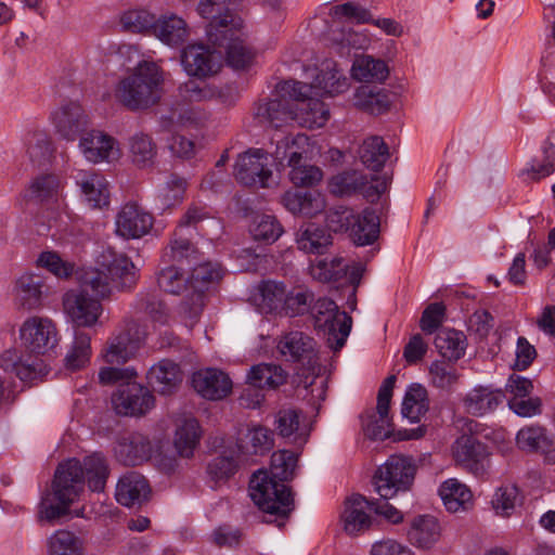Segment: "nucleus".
I'll return each mask as SVG.
<instances>
[{"label":"nucleus","instance_id":"f257e3e1","mask_svg":"<svg viewBox=\"0 0 555 555\" xmlns=\"http://www.w3.org/2000/svg\"><path fill=\"white\" fill-rule=\"evenodd\" d=\"M107 477L108 466L100 453L86 456L82 463L76 459L61 463L52 485L53 498L57 503L53 504L48 499H42L39 517L49 521L61 518L68 513L70 504L79 496L86 481L90 490L101 492L105 488Z\"/></svg>","mask_w":555,"mask_h":555},{"label":"nucleus","instance_id":"f03ea898","mask_svg":"<svg viewBox=\"0 0 555 555\" xmlns=\"http://www.w3.org/2000/svg\"><path fill=\"white\" fill-rule=\"evenodd\" d=\"M297 455L288 450L274 452L270 474L259 469L249 481V495L262 512L286 518L294 509L291 489L283 481L293 478Z\"/></svg>","mask_w":555,"mask_h":555},{"label":"nucleus","instance_id":"7ed1b4c3","mask_svg":"<svg viewBox=\"0 0 555 555\" xmlns=\"http://www.w3.org/2000/svg\"><path fill=\"white\" fill-rule=\"evenodd\" d=\"M98 267L87 270L80 278L86 291L98 298H108L115 292H127L138 282V272L132 260L112 248L104 249L98 257Z\"/></svg>","mask_w":555,"mask_h":555},{"label":"nucleus","instance_id":"20e7f679","mask_svg":"<svg viewBox=\"0 0 555 555\" xmlns=\"http://www.w3.org/2000/svg\"><path fill=\"white\" fill-rule=\"evenodd\" d=\"M164 81L163 69L154 62L144 61L118 82L115 96L130 111L146 109L160 100Z\"/></svg>","mask_w":555,"mask_h":555},{"label":"nucleus","instance_id":"39448f33","mask_svg":"<svg viewBox=\"0 0 555 555\" xmlns=\"http://www.w3.org/2000/svg\"><path fill=\"white\" fill-rule=\"evenodd\" d=\"M273 99L262 100L255 107V117L259 124L279 128L296 118L294 100L306 96L311 88L307 83L287 80L278 83Z\"/></svg>","mask_w":555,"mask_h":555},{"label":"nucleus","instance_id":"423d86ee","mask_svg":"<svg viewBox=\"0 0 555 555\" xmlns=\"http://www.w3.org/2000/svg\"><path fill=\"white\" fill-rule=\"evenodd\" d=\"M396 376H388L382 384L377 395L376 414L371 415L363 423L364 434L373 440H385L393 436L395 440L403 441L420 439L426 434L424 425L412 429L393 433L392 423L388 416Z\"/></svg>","mask_w":555,"mask_h":555},{"label":"nucleus","instance_id":"0eeeda50","mask_svg":"<svg viewBox=\"0 0 555 555\" xmlns=\"http://www.w3.org/2000/svg\"><path fill=\"white\" fill-rule=\"evenodd\" d=\"M190 268L192 271L188 278L186 295L180 304L179 313L186 325L192 327L203 312L209 285L221 278V270L218 264L201 260Z\"/></svg>","mask_w":555,"mask_h":555},{"label":"nucleus","instance_id":"6e6552de","mask_svg":"<svg viewBox=\"0 0 555 555\" xmlns=\"http://www.w3.org/2000/svg\"><path fill=\"white\" fill-rule=\"evenodd\" d=\"M416 466L410 456L393 454L374 474L373 485L382 499L405 492L413 483Z\"/></svg>","mask_w":555,"mask_h":555},{"label":"nucleus","instance_id":"1a4fd4ad","mask_svg":"<svg viewBox=\"0 0 555 555\" xmlns=\"http://www.w3.org/2000/svg\"><path fill=\"white\" fill-rule=\"evenodd\" d=\"M236 0H199L196 12L208 21L205 28L207 41L220 43L231 31L242 30L243 20L233 13Z\"/></svg>","mask_w":555,"mask_h":555},{"label":"nucleus","instance_id":"9d476101","mask_svg":"<svg viewBox=\"0 0 555 555\" xmlns=\"http://www.w3.org/2000/svg\"><path fill=\"white\" fill-rule=\"evenodd\" d=\"M180 62L189 77L208 79L221 70L224 51L209 41L208 43L193 42L181 50Z\"/></svg>","mask_w":555,"mask_h":555},{"label":"nucleus","instance_id":"9b49d317","mask_svg":"<svg viewBox=\"0 0 555 555\" xmlns=\"http://www.w3.org/2000/svg\"><path fill=\"white\" fill-rule=\"evenodd\" d=\"M314 326L327 335V341L334 350H339L351 331L352 319L347 312L328 298H319L313 307Z\"/></svg>","mask_w":555,"mask_h":555},{"label":"nucleus","instance_id":"f8f14e48","mask_svg":"<svg viewBox=\"0 0 555 555\" xmlns=\"http://www.w3.org/2000/svg\"><path fill=\"white\" fill-rule=\"evenodd\" d=\"M20 338L25 350L36 356L35 358L47 354L59 341L55 324L42 317L25 320L20 328Z\"/></svg>","mask_w":555,"mask_h":555},{"label":"nucleus","instance_id":"ddd939ff","mask_svg":"<svg viewBox=\"0 0 555 555\" xmlns=\"http://www.w3.org/2000/svg\"><path fill=\"white\" fill-rule=\"evenodd\" d=\"M112 403L119 415L141 416L154 406V396L146 387L131 379L118 386L112 396Z\"/></svg>","mask_w":555,"mask_h":555},{"label":"nucleus","instance_id":"4468645a","mask_svg":"<svg viewBox=\"0 0 555 555\" xmlns=\"http://www.w3.org/2000/svg\"><path fill=\"white\" fill-rule=\"evenodd\" d=\"M91 291H86L81 285V292L70 291L63 297L64 311L77 327L93 326L102 313V298H91Z\"/></svg>","mask_w":555,"mask_h":555},{"label":"nucleus","instance_id":"2eb2a0df","mask_svg":"<svg viewBox=\"0 0 555 555\" xmlns=\"http://www.w3.org/2000/svg\"><path fill=\"white\" fill-rule=\"evenodd\" d=\"M154 218L135 202L120 207L115 217V233L125 240H138L150 233Z\"/></svg>","mask_w":555,"mask_h":555},{"label":"nucleus","instance_id":"dca6fc26","mask_svg":"<svg viewBox=\"0 0 555 555\" xmlns=\"http://www.w3.org/2000/svg\"><path fill=\"white\" fill-rule=\"evenodd\" d=\"M234 176L244 185L267 188L272 177V171L268 168L267 152L256 149L240 155L235 163Z\"/></svg>","mask_w":555,"mask_h":555},{"label":"nucleus","instance_id":"f3484780","mask_svg":"<svg viewBox=\"0 0 555 555\" xmlns=\"http://www.w3.org/2000/svg\"><path fill=\"white\" fill-rule=\"evenodd\" d=\"M140 344L139 326L134 321H129L120 332L107 340L102 357L107 364H125L134 357Z\"/></svg>","mask_w":555,"mask_h":555},{"label":"nucleus","instance_id":"a211bd4d","mask_svg":"<svg viewBox=\"0 0 555 555\" xmlns=\"http://www.w3.org/2000/svg\"><path fill=\"white\" fill-rule=\"evenodd\" d=\"M374 178L358 170H347L333 176L328 182L330 192L337 196H350L357 193L367 199L379 197L384 192L383 184L373 183Z\"/></svg>","mask_w":555,"mask_h":555},{"label":"nucleus","instance_id":"6ab92c4d","mask_svg":"<svg viewBox=\"0 0 555 555\" xmlns=\"http://www.w3.org/2000/svg\"><path fill=\"white\" fill-rule=\"evenodd\" d=\"M276 348L286 361L299 362L308 369L318 364L317 343L304 332L285 333L279 339Z\"/></svg>","mask_w":555,"mask_h":555},{"label":"nucleus","instance_id":"aec40b11","mask_svg":"<svg viewBox=\"0 0 555 555\" xmlns=\"http://www.w3.org/2000/svg\"><path fill=\"white\" fill-rule=\"evenodd\" d=\"M452 452L456 463L475 476L482 477L487 473V447L473 435H462L459 437L453 443Z\"/></svg>","mask_w":555,"mask_h":555},{"label":"nucleus","instance_id":"412c9836","mask_svg":"<svg viewBox=\"0 0 555 555\" xmlns=\"http://www.w3.org/2000/svg\"><path fill=\"white\" fill-rule=\"evenodd\" d=\"M79 150L83 157L92 164L111 163L120 156L117 141L99 130L83 133L79 141Z\"/></svg>","mask_w":555,"mask_h":555},{"label":"nucleus","instance_id":"4be33fe9","mask_svg":"<svg viewBox=\"0 0 555 555\" xmlns=\"http://www.w3.org/2000/svg\"><path fill=\"white\" fill-rule=\"evenodd\" d=\"M0 367L23 382L42 379L49 372L48 366L39 358L24 359L18 350L11 348L0 354Z\"/></svg>","mask_w":555,"mask_h":555},{"label":"nucleus","instance_id":"5701e85b","mask_svg":"<svg viewBox=\"0 0 555 555\" xmlns=\"http://www.w3.org/2000/svg\"><path fill=\"white\" fill-rule=\"evenodd\" d=\"M114 453L119 463L126 466H137L150 460L153 446L146 436L140 433H130L117 440Z\"/></svg>","mask_w":555,"mask_h":555},{"label":"nucleus","instance_id":"b1692460","mask_svg":"<svg viewBox=\"0 0 555 555\" xmlns=\"http://www.w3.org/2000/svg\"><path fill=\"white\" fill-rule=\"evenodd\" d=\"M192 385L197 393L209 400H220L232 390L230 377L218 369H204L192 376Z\"/></svg>","mask_w":555,"mask_h":555},{"label":"nucleus","instance_id":"393cba45","mask_svg":"<svg viewBox=\"0 0 555 555\" xmlns=\"http://www.w3.org/2000/svg\"><path fill=\"white\" fill-rule=\"evenodd\" d=\"M150 494L151 487L139 472H127L117 481L115 498L124 506H140L149 500Z\"/></svg>","mask_w":555,"mask_h":555},{"label":"nucleus","instance_id":"a878e982","mask_svg":"<svg viewBox=\"0 0 555 555\" xmlns=\"http://www.w3.org/2000/svg\"><path fill=\"white\" fill-rule=\"evenodd\" d=\"M367 511H372V501H369L365 496L352 494L346 499L341 513V521L346 533L357 535L371 527L372 518Z\"/></svg>","mask_w":555,"mask_h":555},{"label":"nucleus","instance_id":"bb28decb","mask_svg":"<svg viewBox=\"0 0 555 555\" xmlns=\"http://www.w3.org/2000/svg\"><path fill=\"white\" fill-rule=\"evenodd\" d=\"M311 91L302 99L294 100V109L296 118L294 120L309 128H320L325 125L330 118L328 107L315 96L321 95L319 90L312 85H308Z\"/></svg>","mask_w":555,"mask_h":555},{"label":"nucleus","instance_id":"cd10ccee","mask_svg":"<svg viewBox=\"0 0 555 555\" xmlns=\"http://www.w3.org/2000/svg\"><path fill=\"white\" fill-rule=\"evenodd\" d=\"M75 180L86 203L91 208H103L109 205L108 182L103 175L93 170H79Z\"/></svg>","mask_w":555,"mask_h":555},{"label":"nucleus","instance_id":"c85d7f7f","mask_svg":"<svg viewBox=\"0 0 555 555\" xmlns=\"http://www.w3.org/2000/svg\"><path fill=\"white\" fill-rule=\"evenodd\" d=\"M52 120L60 135L68 141L82 135L88 125V117L77 103H68L56 109Z\"/></svg>","mask_w":555,"mask_h":555},{"label":"nucleus","instance_id":"c756f323","mask_svg":"<svg viewBox=\"0 0 555 555\" xmlns=\"http://www.w3.org/2000/svg\"><path fill=\"white\" fill-rule=\"evenodd\" d=\"M47 292L48 287L43 276L25 273L15 282V302L24 310L37 309L41 306L42 298Z\"/></svg>","mask_w":555,"mask_h":555},{"label":"nucleus","instance_id":"7c9ffc66","mask_svg":"<svg viewBox=\"0 0 555 555\" xmlns=\"http://www.w3.org/2000/svg\"><path fill=\"white\" fill-rule=\"evenodd\" d=\"M281 203L295 216L314 217L325 208L324 197L317 191H286Z\"/></svg>","mask_w":555,"mask_h":555},{"label":"nucleus","instance_id":"2f4dec72","mask_svg":"<svg viewBox=\"0 0 555 555\" xmlns=\"http://www.w3.org/2000/svg\"><path fill=\"white\" fill-rule=\"evenodd\" d=\"M153 36L163 43L176 48L190 38L191 28L183 17L175 13H165L157 17Z\"/></svg>","mask_w":555,"mask_h":555},{"label":"nucleus","instance_id":"473e14b6","mask_svg":"<svg viewBox=\"0 0 555 555\" xmlns=\"http://www.w3.org/2000/svg\"><path fill=\"white\" fill-rule=\"evenodd\" d=\"M504 399L505 393L502 389L478 386L465 396L463 405L467 413L474 416H483L494 412L503 403Z\"/></svg>","mask_w":555,"mask_h":555},{"label":"nucleus","instance_id":"72a5a7b5","mask_svg":"<svg viewBox=\"0 0 555 555\" xmlns=\"http://www.w3.org/2000/svg\"><path fill=\"white\" fill-rule=\"evenodd\" d=\"M441 535L438 519L431 515H418L414 517L406 532L409 542L418 548H430Z\"/></svg>","mask_w":555,"mask_h":555},{"label":"nucleus","instance_id":"f704fd0d","mask_svg":"<svg viewBox=\"0 0 555 555\" xmlns=\"http://www.w3.org/2000/svg\"><path fill=\"white\" fill-rule=\"evenodd\" d=\"M149 384L162 395L171 393L182 382L179 365L170 360H162L147 373Z\"/></svg>","mask_w":555,"mask_h":555},{"label":"nucleus","instance_id":"c9c22d12","mask_svg":"<svg viewBox=\"0 0 555 555\" xmlns=\"http://www.w3.org/2000/svg\"><path fill=\"white\" fill-rule=\"evenodd\" d=\"M196 246L190 238L185 237L180 230H176L169 244L164 249L163 261L166 263L186 264L192 267L201 260Z\"/></svg>","mask_w":555,"mask_h":555},{"label":"nucleus","instance_id":"e433bc0d","mask_svg":"<svg viewBox=\"0 0 555 555\" xmlns=\"http://www.w3.org/2000/svg\"><path fill=\"white\" fill-rule=\"evenodd\" d=\"M380 219L375 209L367 207L357 215L350 228V237L358 246L373 244L379 235Z\"/></svg>","mask_w":555,"mask_h":555},{"label":"nucleus","instance_id":"4c0bfd02","mask_svg":"<svg viewBox=\"0 0 555 555\" xmlns=\"http://www.w3.org/2000/svg\"><path fill=\"white\" fill-rule=\"evenodd\" d=\"M202 437L198 422L193 417H183L178 421L173 446L180 456L191 457Z\"/></svg>","mask_w":555,"mask_h":555},{"label":"nucleus","instance_id":"58836bf2","mask_svg":"<svg viewBox=\"0 0 555 555\" xmlns=\"http://www.w3.org/2000/svg\"><path fill=\"white\" fill-rule=\"evenodd\" d=\"M274 446L273 434L264 426L257 425L248 428L236 444L237 451L244 454L264 455Z\"/></svg>","mask_w":555,"mask_h":555},{"label":"nucleus","instance_id":"ea45409f","mask_svg":"<svg viewBox=\"0 0 555 555\" xmlns=\"http://www.w3.org/2000/svg\"><path fill=\"white\" fill-rule=\"evenodd\" d=\"M287 373L281 365L273 363H260L251 366L246 380L256 388L275 389L286 383Z\"/></svg>","mask_w":555,"mask_h":555},{"label":"nucleus","instance_id":"a19ab883","mask_svg":"<svg viewBox=\"0 0 555 555\" xmlns=\"http://www.w3.org/2000/svg\"><path fill=\"white\" fill-rule=\"evenodd\" d=\"M241 35V30L231 31V35L225 37L223 42L214 43L224 51L227 63L235 69L248 67L254 59L251 50L245 46Z\"/></svg>","mask_w":555,"mask_h":555},{"label":"nucleus","instance_id":"79ce46f5","mask_svg":"<svg viewBox=\"0 0 555 555\" xmlns=\"http://www.w3.org/2000/svg\"><path fill=\"white\" fill-rule=\"evenodd\" d=\"M296 244L298 249L305 253L323 254L332 244V236L325 229L309 223L299 228L296 234Z\"/></svg>","mask_w":555,"mask_h":555},{"label":"nucleus","instance_id":"37998d69","mask_svg":"<svg viewBox=\"0 0 555 555\" xmlns=\"http://www.w3.org/2000/svg\"><path fill=\"white\" fill-rule=\"evenodd\" d=\"M439 494L446 508L452 513L467 509L472 504L470 490L455 478L446 480L439 488Z\"/></svg>","mask_w":555,"mask_h":555},{"label":"nucleus","instance_id":"c03bdc74","mask_svg":"<svg viewBox=\"0 0 555 555\" xmlns=\"http://www.w3.org/2000/svg\"><path fill=\"white\" fill-rule=\"evenodd\" d=\"M351 74L359 81L383 82L389 75V68L383 60L374 59L371 55H360L353 61Z\"/></svg>","mask_w":555,"mask_h":555},{"label":"nucleus","instance_id":"a18cd8bd","mask_svg":"<svg viewBox=\"0 0 555 555\" xmlns=\"http://www.w3.org/2000/svg\"><path fill=\"white\" fill-rule=\"evenodd\" d=\"M361 163L369 169L379 171L389 157L387 144L382 137L366 138L358 150Z\"/></svg>","mask_w":555,"mask_h":555},{"label":"nucleus","instance_id":"49530a36","mask_svg":"<svg viewBox=\"0 0 555 555\" xmlns=\"http://www.w3.org/2000/svg\"><path fill=\"white\" fill-rule=\"evenodd\" d=\"M435 346L444 359L457 361L464 356L466 336L461 331L442 328L436 335Z\"/></svg>","mask_w":555,"mask_h":555},{"label":"nucleus","instance_id":"de8ad7c7","mask_svg":"<svg viewBox=\"0 0 555 555\" xmlns=\"http://www.w3.org/2000/svg\"><path fill=\"white\" fill-rule=\"evenodd\" d=\"M429 401L427 390L421 384H412L408 387L401 413L411 423L420 422L421 417L428 411Z\"/></svg>","mask_w":555,"mask_h":555},{"label":"nucleus","instance_id":"09e8293b","mask_svg":"<svg viewBox=\"0 0 555 555\" xmlns=\"http://www.w3.org/2000/svg\"><path fill=\"white\" fill-rule=\"evenodd\" d=\"M354 105L371 114H383L390 107V100L383 89L370 86H361L354 93Z\"/></svg>","mask_w":555,"mask_h":555},{"label":"nucleus","instance_id":"8fccbe9b","mask_svg":"<svg viewBox=\"0 0 555 555\" xmlns=\"http://www.w3.org/2000/svg\"><path fill=\"white\" fill-rule=\"evenodd\" d=\"M61 183L54 175H41L34 178L27 189L30 199L39 203H57Z\"/></svg>","mask_w":555,"mask_h":555},{"label":"nucleus","instance_id":"3c124183","mask_svg":"<svg viewBox=\"0 0 555 555\" xmlns=\"http://www.w3.org/2000/svg\"><path fill=\"white\" fill-rule=\"evenodd\" d=\"M306 141V137L297 135L296 138L284 137L276 142L272 157L279 170L289 168L296 164L304 154L300 150V143Z\"/></svg>","mask_w":555,"mask_h":555},{"label":"nucleus","instance_id":"603ef678","mask_svg":"<svg viewBox=\"0 0 555 555\" xmlns=\"http://www.w3.org/2000/svg\"><path fill=\"white\" fill-rule=\"evenodd\" d=\"M237 469L236 450H223L207 465V475L216 485L227 481Z\"/></svg>","mask_w":555,"mask_h":555},{"label":"nucleus","instance_id":"864d4df0","mask_svg":"<svg viewBox=\"0 0 555 555\" xmlns=\"http://www.w3.org/2000/svg\"><path fill=\"white\" fill-rule=\"evenodd\" d=\"M48 555H83L82 543L67 530L55 531L47 542Z\"/></svg>","mask_w":555,"mask_h":555},{"label":"nucleus","instance_id":"5fc2aeb1","mask_svg":"<svg viewBox=\"0 0 555 555\" xmlns=\"http://www.w3.org/2000/svg\"><path fill=\"white\" fill-rule=\"evenodd\" d=\"M550 436L546 429L539 425L522 427L516 435L517 447L526 452H541L550 446Z\"/></svg>","mask_w":555,"mask_h":555},{"label":"nucleus","instance_id":"6e6d98bb","mask_svg":"<svg viewBox=\"0 0 555 555\" xmlns=\"http://www.w3.org/2000/svg\"><path fill=\"white\" fill-rule=\"evenodd\" d=\"M91 338L88 334L76 331L73 345L65 357V366L75 371L83 367L90 359Z\"/></svg>","mask_w":555,"mask_h":555},{"label":"nucleus","instance_id":"4d7b16f0","mask_svg":"<svg viewBox=\"0 0 555 555\" xmlns=\"http://www.w3.org/2000/svg\"><path fill=\"white\" fill-rule=\"evenodd\" d=\"M24 141L26 152L34 164L41 165L51 156V140L44 131H29Z\"/></svg>","mask_w":555,"mask_h":555},{"label":"nucleus","instance_id":"13d9d810","mask_svg":"<svg viewBox=\"0 0 555 555\" xmlns=\"http://www.w3.org/2000/svg\"><path fill=\"white\" fill-rule=\"evenodd\" d=\"M129 151L132 162L145 166L156 156V145L153 139L143 132H137L129 139Z\"/></svg>","mask_w":555,"mask_h":555},{"label":"nucleus","instance_id":"bf43d9fd","mask_svg":"<svg viewBox=\"0 0 555 555\" xmlns=\"http://www.w3.org/2000/svg\"><path fill=\"white\" fill-rule=\"evenodd\" d=\"M275 430L283 438H292L297 442L306 434L300 428L299 412L293 409L281 410L275 416ZM306 441V439H302Z\"/></svg>","mask_w":555,"mask_h":555},{"label":"nucleus","instance_id":"052dcab7","mask_svg":"<svg viewBox=\"0 0 555 555\" xmlns=\"http://www.w3.org/2000/svg\"><path fill=\"white\" fill-rule=\"evenodd\" d=\"M313 278L322 282L338 281L348 273V264L341 257H334L331 260L321 259L311 267Z\"/></svg>","mask_w":555,"mask_h":555},{"label":"nucleus","instance_id":"680f3d73","mask_svg":"<svg viewBox=\"0 0 555 555\" xmlns=\"http://www.w3.org/2000/svg\"><path fill=\"white\" fill-rule=\"evenodd\" d=\"M289 169V180L297 186H313L318 184L323 177L321 169L314 165L308 164L304 154Z\"/></svg>","mask_w":555,"mask_h":555},{"label":"nucleus","instance_id":"e2e57ef3","mask_svg":"<svg viewBox=\"0 0 555 555\" xmlns=\"http://www.w3.org/2000/svg\"><path fill=\"white\" fill-rule=\"evenodd\" d=\"M250 233L256 241L273 243L283 233V228L274 216L261 215L254 219Z\"/></svg>","mask_w":555,"mask_h":555},{"label":"nucleus","instance_id":"0e129e2a","mask_svg":"<svg viewBox=\"0 0 555 555\" xmlns=\"http://www.w3.org/2000/svg\"><path fill=\"white\" fill-rule=\"evenodd\" d=\"M260 306L267 312H280L285 300L286 288L283 283L267 281L260 287Z\"/></svg>","mask_w":555,"mask_h":555},{"label":"nucleus","instance_id":"69168bd1","mask_svg":"<svg viewBox=\"0 0 555 555\" xmlns=\"http://www.w3.org/2000/svg\"><path fill=\"white\" fill-rule=\"evenodd\" d=\"M156 20L157 17L151 12L143 9H138L125 12L121 16V24L124 28L129 31H150L152 35H154Z\"/></svg>","mask_w":555,"mask_h":555},{"label":"nucleus","instance_id":"338daca9","mask_svg":"<svg viewBox=\"0 0 555 555\" xmlns=\"http://www.w3.org/2000/svg\"><path fill=\"white\" fill-rule=\"evenodd\" d=\"M37 266L48 270L59 279L72 276L75 270L73 262L62 259L60 254L54 250L42 251L37 258Z\"/></svg>","mask_w":555,"mask_h":555},{"label":"nucleus","instance_id":"774afa93","mask_svg":"<svg viewBox=\"0 0 555 555\" xmlns=\"http://www.w3.org/2000/svg\"><path fill=\"white\" fill-rule=\"evenodd\" d=\"M178 93L179 96L184 101L204 102L217 96L218 90L211 85L189 79L179 86Z\"/></svg>","mask_w":555,"mask_h":555}]
</instances>
